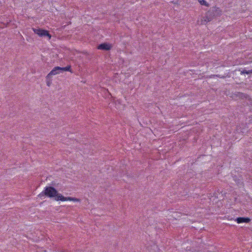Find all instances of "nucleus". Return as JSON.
Here are the masks:
<instances>
[{
	"mask_svg": "<svg viewBox=\"0 0 252 252\" xmlns=\"http://www.w3.org/2000/svg\"><path fill=\"white\" fill-rule=\"evenodd\" d=\"M214 16V13L211 11H208L205 16L203 17L201 19L200 24L201 25L206 24L208 22L211 21L213 19Z\"/></svg>",
	"mask_w": 252,
	"mask_h": 252,
	"instance_id": "obj_3",
	"label": "nucleus"
},
{
	"mask_svg": "<svg viewBox=\"0 0 252 252\" xmlns=\"http://www.w3.org/2000/svg\"><path fill=\"white\" fill-rule=\"evenodd\" d=\"M60 72H61V67H59V66L55 67L47 75L46 78L48 79L52 75H57V74L60 73Z\"/></svg>",
	"mask_w": 252,
	"mask_h": 252,
	"instance_id": "obj_4",
	"label": "nucleus"
},
{
	"mask_svg": "<svg viewBox=\"0 0 252 252\" xmlns=\"http://www.w3.org/2000/svg\"><path fill=\"white\" fill-rule=\"evenodd\" d=\"M32 30L35 33L37 34L40 37L47 36L49 39H50L51 38V35L46 30L40 28H32Z\"/></svg>",
	"mask_w": 252,
	"mask_h": 252,
	"instance_id": "obj_2",
	"label": "nucleus"
},
{
	"mask_svg": "<svg viewBox=\"0 0 252 252\" xmlns=\"http://www.w3.org/2000/svg\"><path fill=\"white\" fill-rule=\"evenodd\" d=\"M243 73H246V74L252 73V70H249V71H243Z\"/></svg>",
	"mask_w": 252,
	"mask_h": 252,
	"instance_id": "obj_10",
	"label": "nucleus"
},
{
	"mask_svg": "<svg viewBox=\"0 0 252 252\" xmlns=\"http://www.w3.org/2000/svg\"><path fill=\"white\" fill-rule=\"evenodd\" d=\"M46 195L50 198L55 197V200L57 201H72L74 202H80V200L77 198L71 197H64L61 194L58 193L57 190L53 187H46L45 188L44 190L39 194V196L42 195Z\"/></svg>",
	"mask_w": 252,
	"mask_h": 252,
	"instance_id": "obj_1",
	"label": "nucleus"
},
{
	"mask_svg": "<svg viewBox=\"0 0 252 252\" xmlns=\"http://www.w3.org/2000/svg\"><path fill=\"white\" fill-rule=\"evenodd\" d=\"M198 1L202 5H204L207 7L209 6V4L205 0H198Z\"/></svg>",
	"mask_w": 252,
	"mask_h": 252,
	"instance_id": "obj_8",
	"label": "nucleus"
},
{
	"mask_svg": "<svg viewBox=\"0 0 252 252\" xmlns=\"http://www.w3.org/2000/svg\"><path fill=\"white\" fill-rule=\"evenodd\" d=\"M71 66L70 65H67L64 67H61V72H63V71H69V72H71Z\"/></svg>",
	"mask_w": 252,
	"mask_h": 252,
	"instance_id": "obj_7",
	"label": "nucleus"
},
{
	"mask_svg": "<svg viewBox=\"0 0 252 252\" xmlns=\"http://www.w3.org/2000/svg\"><path fill=\"white\" fill-rule=\"evenodd\" d=\"M46 84L48 87H49L51 84V80H50V77L48 79L46 78Z\"/></svg>",
	"mask_w": 252,
	"mask_h": 252,
	"instance_id": "obj_9",
	"label": "nucleus"
},
{
	"mask_svg": "<svg viewBox=\"0 0 252 252\" xmlns=\"http://www.w3.org/2000/svg\"><path fill=\"white\" fill-rule=\"evenodd\" d=\"M111 45L107 43H103L98 45L97 48L100 50H108L111 49Z\"/></svg>",
	"mask_w": 252,
	"mask_h": 252,
	"instance_id": "obj_6",
	"label": "nucleus"
},
{
	"mask_svg": "<svg viewBox=\"0 0 252 252\" xmlns=\"http://www.w3.org/2000/svg\"><path fill=\"white\" fill-rule=\"evenodd\" d=\"M251 221V219L249 218L239 217L236 219V221L238 223H248Z\"/></svg>",
	"mask_w": 252,
	"mask_h": 252,
	"instance_id": "obj_5",
	"label": "nucleus"
}]
</instances>
